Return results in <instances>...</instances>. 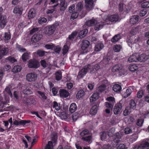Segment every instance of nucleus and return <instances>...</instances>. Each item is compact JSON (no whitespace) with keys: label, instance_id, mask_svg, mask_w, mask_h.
Here are the masks:
<instances>
[{"label":"nucleus","instance_id":"47","mask_svg":"<svg viewBox=\"0 0 149 149\" xmlns=\"http://www.w3.org/2000/svg\"><path fill=\"white\" fill-rule=\"evenodd\" d=\"M29 54L26 52L24 53L22 56V59L24 61H26L29 58Z\"/></svg>","mask_w":149,"mask_h":149},{"label":"nucleus","instance_id":"21","mask_svg":"<svg viewBox=\"0 0 149 149\" xmlns=\"http://www.w3.org/2000/svg\"><path fill=\"white\" fill-rule=\"evenodd\" d=\"M139 19V16L138 15L132 16L130 19V23L132 24H136L138 21Z\"/></svg>","mask_w":149,"mask_h":149},{"label":"nucleus","instance_id":"28","mask_svg":"<svg viewBox=\"0 0 149 149\" xmlns=\"http://www.w3.org/2000/svg\"><path fill=\"white\" fill-rule=\"evenodd\" d=\"M36 15L35 10L33 9H31L29 13L28 17L29 18H34Z\"/></svg>","mask_w":149,"mask_h":149},{"label":"nucleus","instance_id":"5","mask_svg":"<svg viewBox=\"0 0 149 149\" xmlns=\"http://www.w3.org/2000/svg\"><path fill=\"white\" fill-rule=\"evenodd\" d=\"M91 67V65H88L84 66L79 72V75L81 77H83L87 72H90V69Z\"/></svg>","mask_w":149,"mask_h":149},{"label":"nucleus","instance_id":"12","mask_svg":"<svg viewBox=\"0 0 149 149\" xmlns=\"http://www.w3.org/2000/svg\"><path fill=\"white\" fill-rule=\"evenodd\" d=\"M23 11V8L20 6H17L14 8L13 12L15 14L20 15L22 14Z\"/></svg>","mask_w":149,"mask_h":149},{"label":"nucleus","instance_id":"23","mask_svg":"<svg viewBox=\"0 0 149 149\" xmlns=\"http://www.w3.org/2000/svg\"><path fill=\"white\" fill-rule=\"evenodd\" d=\"M91 68L90 69V73L91 74L94 73L98 70L100 68V66L98 64H96L93 66L91 65Z\"/></svg>","mask_w":149,"mask_h":149},{"label":"nucleus","instance_id":"46","mask_svg":"<svg viewBox=\"0 0 149 149\" xmlns=\"http://www.w3.org/2000/svg\"><path fill=\"white\" fill-rule=\"evenodd\" d=\"M131 112L130 108L129 107H127L123 112V115L126 116L129 114Z\"/></svg>","mask_w":149,"mask_h":149},{"label":"nucleus","instance_id":"39","mask_svg":"<svg viewBox=\"0 0 149 149\" xmlns=\"http://www.w3.org/2000/svg\"><path fill=\"white\" fill-rule=\"evenodd\" d=\"M84 95V92L83 90L79 91L77 94V98H79L83 97Z\"/></svg>","mask_w":149,"mask_h":149},{"label":"nucleus","instance_id":"62","mask_svg":"<svg viewBox=\"0 0 149 149\" xmlns=\"http://www.w3.org/2000/svg\"><path fill=\"white\" fill-rule=\"evenodd\" d=\"M83 7V5L81 2L78 3L77 5L78 11H80Z\"/></svg>","mask_w":149,"mask_h":149},{"label":"nucleus","instance_id":"35","mask_svg":"<svg viewBox=\"0 0 149 149\" xmlns=\"http://www.w3.org/2000/svg\"><path fill=\"white\" fill-rule=\"evenodd\" d=\"M21 68L19 65L15 66L12 70V72L14 73H16L19 72L21 70Z\"/></svg>","mask_w":149,"mask_h":149},{"label":"nucleus","instance_id":"30","mask_svg":"<svg viewBox=\"0 0 149 149\" xmlns=\"http://www.w3.org/2000/svg\"><path fill=\"white\" fill-rule=\"evenodd\" d=\"M96 20L95 19H91L90 20L87 21L86 23V24L88 26H92L95 25Z\"/></svg>","mask_w":149,"mask_h":149},{"label":"nucleus","instance_id":"42","mask_svg":"<svg viewBox=\"0 0 149 149\" xmlns=\"http://www.w3.org/2000/svg\"><path fill=\"white\" fill-rule=\"evenodd\" d=\"M52 107L54 108H55L57 111H58L60 109V104L58 103L56 101L54 102Z\"/></svg>","mask_w":149,"mask_h":149},{"label":"nucleus","instance_id":"6","mask_svg":"<svg viewBox=\"0 0 149 149\" xmlns=\"http://www.w3.org/2000/svg\"><path fill=\"white\" fill-rule=\"evenodd\" d=\"M85 7L86 10L90 11L93 8L94 2L93 0H85Z\"/></svg>","mask_w":149,"mask_h":149},{"label":"nucleus","instance_id":"15","mask_svg":"<svg viewBox=\"0 0 149 149\" xmlns=\"http://www.w3.org/2000/svg\"><path fill=\"white\" fill-rule=\"evenodd\" d=\"M60 96L61 97H66L69 95V92L64 89H61L59 91Z\"/></svg>","mask_w":149,"mask_h":149},{"label":"nucleus","instance_id":"9","mask_svg":"<svg viewBox=\"0 0 149 149\" xmlns=\"http://www.w3.org/2000/svg\"><path fill=\"white\" fill-rule=\"evenodd\" d=\"M9 51L8 48L5 47L3 45H0V55L2 57L8 53Z\"/></svg>","mask_w":149,"mask_h":149},{"label":"nucleus","instance_id":"61","mask_svg":"<svg viewBox=\"0 0 149 149\" xmlns=\"http://www.w3.org/2000/svg\"><path fill=\"white\" fill-rule=\"evenodd\" d=\"M16 45L17 49L20 52H24L26 51V49L23 48L20 45H18V44H17Z\"/></svg>","mask_w":149,"mask_h":149},{"label":"nucleus","instance_id":"16","mask_svg":"<svg viewBox=\"0 0 149 149\" xmlns=\"http://www.w3.org/2000/svg\"><path fill=\"white\" fill-rule=\"evenodd\" d=\"M149 58V56L146 55L145 54H143L139 55V61L140 62H144Z\"/></svg>","mask_w":149,"mask_h":149},{"label":"nucleus","instance_id":"57","mask_svg":"<svg viewBox=\"0 0 149 149\" xmlns=\"http://www.w3.org/2000/svg\"><path fill=\"white\" fill-rule=\"evenodd\" d=\"M39 28L37 27L33 28L30 31V33L32 34L33 33L37 32L38 33V31H39Z\"/></svg>","mask_w":149,"mask_h":149},{"label":"nucleus","instance_id":"14","mask_svg":"<svg viewBox=\"0 0 149 149\" xmlns=\"http://www.w3.org/2000/svg\"><path fill=\"white\" fill-rule=\"evenodd\" d=\"M58 3L60 4V10L61 11H64L66 8L67 4L65 2V0H58Z\"/></svg>","mask_w":149,"mask_h":149},{"label":"nucleus","instance_id":"48","mask_svg":"<svg viewBox=\"0 0 149 149\" xmlns=\"http://www.w3.org/2000/svg\"><path fill=\"white\" fill-rule=\"evenodd\" d=\"M144 93L143 91L142 90H139L137 93V97L139 98H141L144 95Z\"/></svg>","mask_w":149,"mask_h":149},{"label":"nucleus","instance_id":"34","mask_svg":"<svg viewBox=\"0 0 149 149\" xmlns=\"http://www.w3.org/2000/svg\"><path fill=\"white\" fill-rule=\"evenodd\" d=\"M141 149H144L146 148L147 149H149V143L147 142L143 143L140 145Z\"/></svg>","mask_w":149,"mask_h":149},{"label":"nucleus","instance_id":"22","mask_svg":"<svg viewBox=\"0 0 149 149\" xmlns=\"http://www.w3.org/2000/svg\"><path fill=\"white\" fill-rule=\"evenodd\" d=\"M99 97V94L97 93H94L90 97V101L91 102L96 101Z\"/></svg>","mask_w":149,"mask_h":149},{"label":"nucleus","instance_id":"63","mask_svg":"<svg viewBox=\"0 0 149 149\" xmlns=\"http://www.w3.org/2000/svg\"><path fill=\"white\" fill-rule=\"evenodd\" d=\"M141 6L143 8H149V2H143L141 4Z\"/></svg>","mask_w":149,"mask_h":149},{"label":"nucleus","instance_id":"20","mask_svg":"<svg viewBox=\"0 0 149 149\" xmlns=\"http://www.w3.org/2000/svg\"><path fill=\"white\" fill-rule=\"evenodd\" d=\"M6 17V15H3L2 19L0 23V27L2 29L3 28L7 23Z\"/></svg>","mask_w":149,"mask_h":149},{"label":"nucleus","instance_id":"36","mask_svg":"<svg viewBox=\"0 0 149 149\" xmlns=\"http://www.w3.org/2000/svg\"><path fill=\"white\" fill-rule=\"evenodd\" d=\"M128 68L130 71L134 72L138 69V67L136 64H133L130 65Z\"/></svg>","mask_w":149,"mask_h":149},{"label":"nucleus","instance_id":"37","mask_svg":"<svg viewBox=\"0 0 149 149\" xmlns=\"http://www.w3.org/2000/svg\"><path fill=\"white\" fill-rule=\"evenodd\" d=\"M4 40L5 41H9L11 38V35L10 32H8L5 33H4Z\"/></svg>","mask_w":149,"mask_h":149},{"label":"nucleus","instance_id":"60","mask_svg":"<svg viewBox=\"0 0 149 149\" xmlns=\"http://www.w3.org/2000/svg\"><path fill=\"white\" fill-rule=\"evenodd\" d=\"M130 105L131 108L135 109L136 108V104L134 100H131L130 101Z\"/></svg>","mask_w":149,"mask_h":149},{"label":"nucleus","instance_id":"27","mask_svg":"<svg viewBox=\"0 0 149 149\" xmlns=\"http://www.w3.org/2000/svg\"><path fill=\"white\" fill-rule=\"evenodd\" d=\"M121 89L122 88L121 85L118 84H114L113 87V90L116 92H120Z\"/></svg>","mask_w":149,"mask_h":149},{"label":"nucleus","instance_id":"17","mask_svg":"<svg viewBox=\"0 0 149 149\" xmlns=\"http://www.w3.org/2000/svg\"><path fill=\"white\" fill-rule=\"evenodd\" d=\"M142 27L140 26H137L135 27H133L130 31V33L132 35L136 34L138 32L141 30Z\"/></svg>","mask_w":149,"mask_h":149},{"label":"nucleus","instance_id":"44","mask_svg":"<svg viewBox=\"0 0 149 149\" xmlns=\"http://www.w3.org/2000/svg\"><path fill=\"white\" fill-rule=\"evenodd\" d=\"M13 121V124L17 126L19 125H22V121L21 120L19 121H18L17 120L14 119Z\"/></svg>","mask_w":149,"mask_h":149},{"label":"nucleus","instance_id":"50","mask_svg":"<svg viewBox=\"0 0 149 149\" xmlns=\"http://www.w3.org/2000/svg\"><path fill=\"white\" fill-rule=\"evenodd\" d=\"M120 140H111L110 142L111 146L114 147L118 145Z\"/></svg>","mask_w":149,"mask_h":149},{"label":"nucleus","instance_id":"19","mask_svg":"<svg viewBox=\"0 0 149 149\" xmlns=\"http://www.w3.org/2000/svg\"><path fill=\"white\" fill-rule=\"evenodd\" d=\"M22 92L24 94L26 95H30L32 93V91L30 88L27 87L26 86H24L23 87Z\"/></svg>","mask_w":149,"mask_h":149},{"label":"nucleus","instance_id":"3","mask_svg":"<svg viewBox=\"0 0 149 149\" xmlns=\"http://www.w3.org/2000/svg\"><path fill=\"white\" fill-rule=\"evenodd\" d=\"M90 45L89 42L86 40L82 41L81 44V49L83 51L84 53H86L89 52L90 49L89 47Z\"/></svg>","mask_w":149,"mask_h":149},{"label":"nucleus","instance_id":"54","mask_svg":"<svg viewBox=\"0 0 149 149\" xmlns=\"http://www.w3.org/2000/svg\"><path fill=\"white\" fill-rule=\"evenodd\" d=\"M109 60V58H104L101 62L100 63L103 66H105L108 63Z\"/></svg>","mask_w":149,"mask_h":149},{"label":"nucleus","instance_id":"49","mask_svg":"<svg viewBox=\"0 0 149 149\" xmlns=\"http://www.w3.org/2000/svg\"><path fill=\"white\" fill-rule=\"evenodd\" d=\"M100 135L101 140H104L106 139L107 133L106 132H101L100 133Z\"/></svg>","mask_w":149,"mask_h":149},{"label":"nucleus","instance_id":"2","mask_svg":"<svg viewBox=\"0 0 149 149\" xmlns=\"http://www.w3.org/2000/svg\"><path fill=\"white\" fill-rule=\"evenodd\" d=\"M123 68V65L121 64L116 65L112 68L111 71L113 72H118L120 75L124 74L125 73V71Z\"/></svg>","mask_w":149,"mask_h":149},{"label":"nucleus","instance_id":"33","mask_svg":"<svg viewBox=\"0 0 149 149\" xmlns=\"http://www.w3.org/2000/svg\"><path fill=\"white\" fill-rule=\"evenodd\" d=\"M97 111V105H95L92 107L90 110V113L91 115H95Z\"/></svg>","mask_w":149,"mask_h":149},{"label":"nucleus","instance_id":"10","mask_svg":"<svg viewBox=\"0 0 149 149\" xmlns=\"http://www.w3.org/2000/svg\"><path fill=\"white\" fill-rule=\"evenodd\" d=\"M42 37V35L39 33L35 34L32 37L31 40L32 41L36 42L40 40Z\"/></svg>","mask_w":149,"mask_h":149},{"label":"nucleus","instance_id":"40","mask_svg":"<svg viewBox=\"0 0 149 149\" xmlns=\"http://www.w3.org/2000/svg\"><path fill=\"white\" fill-rule=\"evenodd\" d=\"M38 22L40 24H42L45 23L47 22V19L44 17H40L38 19Z\"/></svg>","mask_w":149,"mask_h":149},{"label":"nucleus","instance_id":"59","mask_svg":"<svg viewBox=\"0 0 149 149\" xmlns=\"http://www.w3.org/2000/svg\"><path fill=\"white\" fill-rule=\"evenodd\" d=\"M78 15V14L77 12L73 13L71 15L70 19L74 20L77 17Z\"/></svg>","mask_w":149,"mask_h":149},{"label":"nucleus","instance_id":"52","mask_svg":"<svg viewBox=\"0 0 149 149\" xmlns=\"http://www.w3.org/2000/svg\"><path fill=\"white\" fill-rule=\"evenodd\" d=\"M25 137L27 140H31V139H32V140H36L39 139L38 136L37 135H35L33 137H30L28 135H25Z\"/></svg>","mask_w":149,"mask_h":149},{"label":"nucleus","instance_id":"45","mask_svg":"<svg viewBox=\"0 0 149 149\" xmlns=\"http://www.w3.org/2000/svg\"><path fill=\"white\" fill-rule=\"evenodd\" d=\"M50 137L51 140H56L58 137L57 133L54 132L52 133Z\"/></svg>","mask_w":149,"mask_h":149},{"label":"nucleus","instance_id":"38","mask_svg":"<svg viewBox=\"0 0 149 149\" xmlns=\"http://www.w3.org/2000/svg\"><path fill=\"white\" fill-rule=\"evenodd\" d=\"M131 92V90L130 89H127L126 92H125L123 94V95L125 98L127 97L130 95Z\"/></svg>","mask_w":149,"mask_h":149},{"label":"nucleus","instance_id":"8","mask_svg":"<svg viewBox=\"0 0 149 149\" xmlns=\"http://www.w3.org/2000/svg\"><path fill=\"white\" fill-rule=\"evenodd\" d=\"M122 108V105L120 103H117L114 107L113 113L115 115L118 114L120 112Z\"/></svg>","mask_w":149,"mask_h":149},{"label":"nucleus","instance_id":"26","mask_svg":"<svg viewBox=\"0 0 149 149\" xmlns=\"http://www.w3.org/2000/svg\"><path fill=\"white\" fill-rule=\"evenodd\" d=\"M88 32V30L87 29H84L80 31L79 34L78 36L80 38H82L84 37Z\"/></svg>","mask_w":149,"mask_h":149},{"label":"nucleus","instance_id":"53","mask_svg":"<svg viewBox=\"0 0 149 149\" xmlns=\"http://www.w3.org/2000/svg\"><path fill=\"white\" fill-rule=\"evenodd\" d=\"M53 147V143L52 141L48 142L47 144L46 145L45 149H52Z\"/></svg>","mask_w":149,"mask_h":149},{"label":"nucleus","instance_id":"56","mask_svg":"<svg viewBox=\"0 0 149 149\" xmlns=\"http://www.w3.org/2000/svg\"><path fill=\"white\" fill-rule=\"evenodd\" d=\"M106 88V86L105 85H102L98 87L97 90L98 91L102 92L105 90Z\"/></svg>","mask_w":149,"mask_h":149},{"label":"nucleus","instance_id":"13","mask_svg":"<svg viewBox=\"0 0 149 149\" xmlns=\"http://www.w3.org/2000/svg\"><path fill=\"white\" fill-rule=\"evenodd\" d=\"M139 55L138 54H134L129 58L128 61L130 62L138 61H139Z\"/></svg>","mask_w":149,"mask_h":149},{"label":"nucleus","instance_id":"11","mask_svg":"<svg viewBox=\"0 0 149 149\" xmlns=\"http://www.w3.org/2000/svg\"><path fill=\"white\" fill-rule=\"evenodd\" d=\"M105 24L104 22L102 21L98 22L96 20L95 24L94 29L95 30L99 31L102 29Z\"/></svg>","mask_w":149,"mask_h":149},{"label":"nucleus","instance_id":"31","mask_svg":"<svg viewBox=\"0 0 149 149\" xmlns=\"http://www.w3.org/2000/svg\"><path fill=\"white\" fill-rule=\"evenodd\" d=\"M118 17L117 15H113L110 16L109 19L111 22H116L118 20Z\"/></svg>","mask_w":149,"mask_h":149},{"label":"nucleus","instance_id":"4","mask_svg":"<svg viewBox=\"0 0 149 149\" xmlns=\"http://www.w3.org/2000/svg\"><path fill=\"white\" fill-rule=\"evenodd\" d=\"M39 63L35 59H31L29 61L28 66L30 68H37L39 67Z\"/></svg>","mask_w":149,"mask_h":149},{"label":"nucleus","instance_id":"7","mask_svg":"<svg viewBox=\"0 0 149 149\" xmlns=\"http://www.w3.org/2000/svg\"><path fill=\"white\" fill-rule=\"evenodd\" d=\"M27 81L32 82L35 81L37 78V75L34 73H29L27 74L26 76Z\"/></svg>","mask_w":149,"mask_h":149},{"label":"nucleus","instance_id":"29","mask_svg":"<svg viewBox=\"0 0 149 149\" xmlns=\"http://www.w3.org/2000/svg\"><path fill=\"white\" fill-rule=\"evenodd\" d=\"M77 109V106L76 104L74 103L71 104L69 108V111L71 113H72L74 112Z\"/></svg>","mask_w":149,"mask_h":149},{"label":"nucleus","instance_id":"58","mask_svg":"<svg viewBox=\"0 0 149 149\" xmlns=\"http://www.w3.org/2000/svg\"><path fill=\"white\" fill-rule=\"evenodd\" d=\"M45 52L44 51L39 50L37 52V54L40 56H42L44 55Z\"/></svg>","mask_w":149,"mask_h":149},{"label":"nucleus","instance_id":"24","mask_svg":"<svg viewBox=\"0 0 149 149\" xmlns=\"http://www.w3.org/2000/svg\"><path fill=\"white\" fill-rule=\"evenodd\" d=\"M118 7L120 11L122 12L124 11L125 12H127L128 10L126 8V6L125 4L120 3Z\"/></svg>","mask_w":149,"mask_h":149},{"label":"nucleus","instance_id":"51","mask_svg":"<svg viewBox=\"0 0 149 149\" xmlns=\"http://www.w3.org/2000/svg\"><path fill=\"white\" fill-rule=\"evenodd\" d=\"M37 93L41 96L42 100H45L47 99V97L45 95L44 93L39 91H38Z\"/></svg>","mask_w":149,"mask_h":149},{"label":"nucleus","instance_id":"43","mask_svg":"<svg viewBox=\"0 0 149 149\" xmlns=\"http://www.w3.org/2000/svg\"><path fill=\"white\" fill-rule=\"evenodd\" d=\"M122 48L121 46L120 45H116L113 47V49L115 52H119Z\"/></svg>","mask_w":149,"mask_h":149},{"label":"nucleus","instance_id":"64","mask_svg":"<svg viewBox=\"0 0 149 149\" xmlns=\"http://www.w3.org/2000/svg\"><path fill=\"white\" fill-rule=\"evenodd\" d=\"M79 115L78 114V113H77L76 112L74 113L72 115V118L73 120L74 121H76L78 119V118H79Z\"/></svg>","mask_w":149,"mask_h":149},{"label":"nucleus","instance_id":"41","mask_svg":"<svg viewBox=\"0 0 149 149\" xmlns=\"http://www.w3.org/2000/svg\"><path fill=\"white\" fill-rule=\"evenodd\" d=\"M56 79L57 81L60 80L62 77L61 72L57 71L55 73Z\"/></svg>","mask_w":149,"mask_h":149},{"label":"nucleus","instance_id":"18","mask_svg":"<svg viewBox=\"0 0 149 149\" xmlns=\"http://www.w3.org/2000/svg\"><path fill=\"white\" fill-rule=\"evenodd\" d=\"M78 32L76 31H74L72 32L71 34L69 36L68 38L67 39V41L68 42L69 40L72 41L77 36Z\"/></svg>","mask_w":149,"mask_h":149},{"label":"nucleus","instance_id":"32","mask_svg":"<svg viewBox=\"0 0 149 149\" xmlns=\"http://www.w3.org/2000/svg\"><path fill=\"white\" fill-rule=\"evenodd\" d=\"M121 38L120 35L118 34L114 36L111 39L112 42H116L118 41Z\"/></svg>","mask_w":149,"mask_h":149},{"label":"nucleus","instance_id":"55","mask_svg":"<svg viewBox=\"0 0 149 149\" xmlns=\"http://www.w3.org/2000/svg\"><path fill=\"white\" fill-rule=\"evenodd\" d=\"M68 46L66 45H65L63 47V52L62 53L63 55H65L68 52Z\"/></svg>","mask_w":149,"mask_h":149},{"label":"nucleus","instance_id":"1","mask_svg":"<svg viewBox=\"0 0 149 149\" xmlns=\"http://www.w3.org/2000/svg\"><path fill=\"white\" fill-rule=\"evenodd\" d=\"M59 26V23L56 22L52 25L46 26L44 29V33L46 36H49L54 34L56 28Z\"/></svg>","mask_w":149,"mask_h":149},{"label":"nucleus","instance_id":"25","mask_svg":"<svg viewBox=\"0 0 149 149\" xmlns=\"http://www.w3.org/2000/svg\"><path fill=\"white\" fill-rule=\"evenodd\" d=\"M104 46L103 43L101 42H99L95 45V51H99L103 48Z\"/></svg>","mask_w":149,"mask_h":149}]
</instances>
